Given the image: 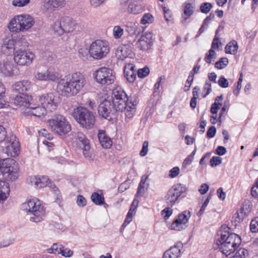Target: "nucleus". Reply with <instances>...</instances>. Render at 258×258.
<instances>
[{"label":"nucleus","instance_id":"nucleus-1","mask_svg":"<svg viewBox=\"0 0 258 258\" xmlns=\"http://www.w3.org/2000/svg\"><path fill=\"white\" fill-rule=\"evenodd\" d=\"M85 84V76L80 72H74L60 79L58 82L56 89L60 95L70 97L77 95Z\"/></svg>","mask_w":258,"mask_h":258},{"label":"nucleus","instance_id":"nucleus-2","mask_svg":"<svg viewBox=\"0 0 258 258\" xmlns=\"http://www.w3.org/2000/svg\"><path fill=\"white\" fill-rule=\"evenodd\" d=\"M224 231L220 234V238L216 241L215 248L219 249L226 256L233 253L241 244L240 237L234 233H229L230 228L222 226Z\"/></svg>","mask_w":258,"mask_h":258},{"label":"nucleus","instance_id":"nucleus-3","mask_svg":"<svg viewBox=\"0 0 258 258\" xmlns=\"http://www.w3.org/2000/svg\"><path fill=\"white\" fill-rule=\"evenodd\" d=\"M22 209L32 215L30 217L31 222L38 223L41 222L45 216V210L40 201L37 199L29 200L22 205Z\"/></svg>","mask_w":258,"mask_h":258},{"label":"nucleus","instance_id":"nucleus-4","mask_svg":"<svg viewBox=\"0 0 258 258\" xmlns=\"http://www.w3.org/2000/svg\"><path fill=\"white\" fill-rule=\"evenodd\" d=\"M72 116L81 126L87 129L92 128L95 123V116L92 112L83 107L74 108Z\"/></svg>","mask_w":258,"mask_h":258},{"label":"nucleus","instance_id":"nucleus-5","mask_svg":"<svg viewBox=\"0 0 258 258\" xmlns=\"http://www.w3.org/2000/svg\"><path fill=\"white\" fill-rule=\"evenodd\" d=\"M48 123L52 132L59 136L67 135L72 130L71 125L66 117L56 114L48 120Z\"/></svg>","mask_w":258,"mask_h":258},{"label":"nucleus","instance_id":"nucleus-6","mask_svg":"<svg viewBox=\"0 0 258 258\" xmlns=\"http://www.w3.org/2000/svg\"><path fill=\"white\" fill-rule=\"evenodd\" d=\"M32 17L29 15H20L15 16L9 24V28L12 32H24L29 30L34 24Z\"/></svg>","mask_w":258,"mask_h":258},{"label":"nucleus","instance_id":"nucleus-7","mask_svg":"<svg viewBox=\"0 0 258 258\" xmlns=\"http://www.w3.org/2000/svg\"><path fill=\"white\" fill-rule=\"evenodd\" d=\"M77 26V23L73 18L64 16L55 21L53 30L59 35L73 32Z\"/></svg>","mask_w":258,"mask_h":258},{"label":"nucleus","instance_id":"nucleus-8","mask_svg":"<svg viewBox=\"0 0 258 258\" xmlns=\"http://www.w3.org/2000/svg\"><path fill=\"white\" fill-rule=\"evenodd\" d=\"M0 171L6 178L12 181L17 179L19 176L18 164L15 160L6 158L0 160Z\"/></svg>","mask_w":258,"mask_h":258},{"label":"nucleus","instance_id":"nucleus-9","mask_svg":"<svg viewBox=\"0 0 258 258\" xmlns=\"http://www.w3.org/2000/svg\"><path fill=\"white\" fill-rule=\"evenodd\" d=\"M109 52L108 43L102 40H96L90 45L89 53L91 57L95 59H100L106 56Z\"/></svg>","mask_w":258,"mask_h":258},{"label":"nucleus","instance_id":"nucleus-10","mask_svg":"<svg viewBox=\"0 0 258 258\" xmlns=\"http://www.w3.org/2000/svg\"><path fill=\"white\" fill-rule=\"evenodd\" d=\"M110 100L116 111L122 112L127 106L128 98L121 88L117 87L113 90Z\"/></svg>","mask_w":258,"mask_h":258},{"label":"nucleus","instance_id":"nucleus-11","mask_svg":"<svg viewBox=\"0 0 258 258\" xmlns=\"http://www.w3.org/2000/svg\"><path fill=\"white\" fill-rule=\"evenodd\" d=\"M96 81L102 85H109L113 83L115 79V73L106 67H102L93 73Z\"/></svg>","mask_w":258,"mask_h":258},{"label":"nucleus","instance_id":"nucleus-12","mask_svg":"<svg viewBox=\"0 0 258 258\" xmlns=\"http://www.w3.org/2000/svg\"><path fill=\"white\" fill-rule=\"evenodd\" d=\"M5 153L8 155L15 157L20 152V144L15 135L10 134L4 142Z\"/></svg>","mask_w":258,"mask_h":258},{"label":"nucleus","instance_id":"nucleus-13","mask_svg":"<svg viewBox=\"0 0 258 258\" xmlns=\"http://www.w3.org/2000/svg\"><path fill=\"white\" fill-rule=\"evenodd\" d=\"M112 103L110 99H105L100 103L98 107L99 116L109 120L112 119L111 115L116 112Z\"/></svg>","mask_w":258,"mask_h":258},{"label":"nucleus","instance_id":"nucleus-14","mask_svg":"<svg viewBox=\"0 0 258 258\" xmlns=\"http://www.w3.org/2000/svg\"><path fill=\"white\" fill-rule=\"evenodd\" d=\"M34 57V54L25 50H16L14 52V60L20 66H28L30 64Z\"/></svg>","mask_w":258,"mask_h":258},{"label":"nucleus","instance_id":"nucleus-15","mask_svg":"<svg viewBox=\"0 0 258 258\" xmlns=\"http://www.w3.org/2000/svg\"><path fill=\"white\" fill-rule=\"evenodd\" d=\"M39 103L45 109L50 111L55 110L57 106V103L54 99L53 93L44 94L39 97Z\"/></svg>","mask_w":258,"mask_h":258},{"label":"nucleus","instance_id":"nucleus-16","mask_svg":"<svg viewBox=\"0 0 258 258\" xmlns=\"http://www.w3.org/2000/svg\"><path fill=\"white\" fill-rule=\"evenodd\" d=\"M32 84L30 81L23 80L15 82L12 85V89L19 94H27L32 90Z\"/></svg>","mask_w":258,"mask_h":258},{"label":"nucleus","instance_id":"nucleus-17","mask_svg":"<svg viewBox=\"0 0 258 258\" xmlns=\"http://www.w3.org/2000/svg\"><path fill=\"white\" fill-rule=\"evenodd\" d=\"M152 45V36L151 33H146L142 35L137 42L138 47L143 51H147L151 48Z\"/></svg>","mask_w":258,"mask_h":258},{"label":"nucleus","instance_id":"nucleus-18","mask_svg":"<svg viewBox=\"0 0 258 258\" xmlns=\"http://www.w3.org/2000/svg\"><path fill=\"white\" fill-rule=\"evenodd\" d=\"M32 97L27 94H19L14 99V104L18 107L24 106L27 108L30 106Z\"/></svg>","mask_w":258,"mask_h":258},{"label":"nucleus","instance_id":"nucleus-19","mask_svg":"<svg viewBox=\"0 0 258 258\" xmlns=\"http://www.w3.org/2000/svg\"><path fill=\"white\" fill-rule=\"evenodd\" d=\"M135 68V66L132 63H127L124 67V76L130 83H133L136 79Z\"/></svg>","mask_w":258,"mask_h":258},{"label":"nucleus","instance_id":"nucleus-20","mask_svg":"<svg viewBox=\"0 0 258 258\" xmlns=\"http://www.w3.org/2000/svg\"><path fill=\"white\" fill-rule=\"evenodd\" d=\"M64 246L59 243H53L50 248L46 249V251L49 253H54V254H61L64 257H70L73 254V251L71 250H68L67 253H64V251H62V248Z\"/></svg>","mask_w":258,"mask_h":258},{"label":"nucleus","instance_id":"nucleus-21","mask_svg":"<svg viewBox=\"0 0 258 258\" xmlns=\"http://www.w3.org/2000/svg\"><path fill=\"white\" fill-rule=\"evenodd\" d=\"M28 109L29 110L27 112L35 116L40 117L46 113V109L42 107L39 103L38 104H34L32 102Z\"/></svg>","mask_w":258,"mask_h":258},{"label":"nucleus","instance_id":"nucleus-22","mask_svg":"<svg viewBox=\"0 0 258 258\" xmlns=\"http://www.w3.org/2000/svg\"><path fill=\"white\" fill-rule=\"evenodd\" d=\"M2 51L7 55H9L14 52L15 49V39H9L5 40L2 46Z\"/></svg>","mask_w":258,"mask_h":258},{"label":"nucleus","instance_id":"nucleus-23","mask_svg":"<svg viewBox=\"0 0 258 258\" xmlns=\"http://www.w3.org/2000/svg\"><path fill=\"white\" fill-rule=\"evenodd\" d=\"M98 137L100 143L103 148L108 149L111 147L112 141L110 138L106 134L105 131H100Z\"/></svg>","mask_w":258,"mask_h":258},{"label":"nucleus","instance_id":"nucleus-24","mask_svg":"<svg viewBox=\"0 0 258 258\" xmlns=\"http://www.w3.org/2000/svg\"><path fill=\"white\" fill-rule=\"evenodd\" d=\"M167 203L172 206L177 200V185L174 184L168 190L166 196Z\"/></svg>","mask_w":258,"mask_h":258},{"label":"nucleus","instance_id":"nucleus-25","mask_svg":"<svg viewBox=\"0 0 258 258\" xmlns=\"http://www.w3.org/2000/svg\"><path fill=\"white\" fill-rule=\"evenodd\" d=\"M190 214L189 211H185L183 213L178 215V231L185 229L188 226Z\"/></svg>","mask_w":258,"mask_h":258},{"label":"nucleus","instance_id":"nucleus-26","mask_svg":"<svg viewBox=\"0 0 258 258\" xmlns=\"http://www.w3.org/2000/svg\"><path fill=\"white\" fill-rule=\"evenodd\" d=\"M10 191L9 184L6 181L0 180V202L7 199Z\"/></svg>","mask_w":258,"mask_h":258},{"label":"nucleus","instance_id":"nucleus-27","mask_svg":"<svg viewBox=\"0 0 258 258\" xmlns=\"http://www.w3.org/2000/svg\"><path fill=\"white\" fill-rule=\"evenodd\" d=\"M65 3V0H47L45 7L48 10L54 11L58 8L63 7Z\"/></svg>","mask_w":258,"mask_h":258},{"label":"nucleus","instance_id":"nucleus-28","mask_svg":"<svg viewBox=\"0 0 258 258\" xmlns=\"http://www.w3.org/2000/svg\"><path fill=\"white\" fill-rule=\"evenodd\" d=\"M182 7L184 14L182 17L184 21H185L194 13L195 6L192 4L186 2L182 6Z\"/></svg>","mask_w":258,"mask_h":258},{"label":"nucleus","instance_id":"nucleus-29","mask_svg":"<svg viewBox=\"0 0 258 258\" xmlns=\"http://www.w3.org/2000/svg\"><path fill=\"white\" fill-rule=\"evenodd\" d=\"M133 47L134 45L132 42H129L128 44H123L120 50L122 57L125 58L127 56H132Z\"/></svg>","mask_w":258,"mask_h":258},{"label":"nucleus","instance_id":"nucleus-30","mask_svg":"<svg viewBox=\"0 0 258 258\" xmlns=\"http://www.w3.org/2000/svg\"><path fill=\"white\" fill-rule=\"evenodd\" d=\"M28 46L29 44L25 38L21 37L19 39H15V49L25 50Z\"/></svg>","mask_w":258,"mask_h":258},{"label":"nucleus","instance_id":"nucleus-31","mask_svg":"<svg viewBox=\"0 0 258 258\" xmlns=\"http://www.w3.org/2000/svg\"><path fill=\"white\" fill-rule=\"evenodd\" d=\"M238 48L236 41L233 40L226 45L225 49V52L229 54H235Z\"/></svg>","mask_w":258,"mask_h":258},{"label":"nucleus","instance_id":"nucleus-32","mask_svg":"<svg viewBox=\"0 0 258 258\" xmlns=\"http://www.w3.org/2000/svg\"><path fill=\"white\" fill-rule=\"evenodd\" d=\"M127 11L131 14L136 15L143 12V9L140 5L131 3L128 6Z\"/></svg>","mask_w":258,"mask_h":258},{"label":"nucleus","instance_id":"nucleus-33","mask_svg":"<svg viewBox=\"0 0 258 258\" xmlns=\"http://www.w3.org/2000/svg\"><path fill=\"white\" fill-rule=\"evenodd\" d=\"M91 199L92 201L97 205H102L105 204L103 196L97 192H94L92 194Z\"/></svg>","mask_w":258,"mask_h":258},{"label":"nucleus","instance_id":"nucleus-34","mask_svg":"<svg viewBox=\"0 0 258 258\" xmlns=\"http://www.w3.org/2000/svg\"><path fill=\"white\" fill-rule=\"evenodd\" d=\"M47 81L56 82L59 81L61 75L57 72L51 70H47Z\"/></svg>","mask_w":258,"mask_h":258},{"label":"nucleus","instance_id":"nucleus-35","mask_svg":"<svg viewBox=\"0 0 258 258\" xmlns=\"http://www.w3.org/2000/svg\"><path fill=\"white\" fill-rule=\"evenodd\" d=\"M163 258H177V247L176 244L173 247L166 250L163 256Z\"/></svg>","mask_w":258,"mask_h":258},{"label":"nucleus","instance_id":"nucleus-36","mask_svg":"<svg viewBox=\"0 0 258 258\" xmlns=\"http://www.w3.org/2000/svg\"><path fill=\"white\" fill-rule=\"evenodd\" d=\"M78 139L80 142L79 146L84 151H88L90 149V146L89 143V140L86 139L84 135H81V136H78Z\"/></svg>","mask_w":258,"mask_h":258},{"label":"nucleus","instance_id":"nucleus-37","mask_svg":"<svg viewBox=\"0 0 258 258\" xmlns=\"http://www.w3.org/2000/svg\"><path fill=\"white\" fill-rule=\"evenodd\" d=\"M14 65L10 62H6L4 63L2 71L7 75L11 76L13 74Z\"/></svg>","mask_w":258,"mask_h":258},{"label":"nucleus","instance_id":"nucleus-38","mask_svg":"<svg viewBox=\"0 0 258 258\" xmlns=\"http://www.w3.org/2000/svg\"><path fill=\"white\" fill-rule=\"evenodd\" d=\"M196 150L195 149L192 151V152L184 159V160L182 163V168H184V169L186 168L187 166L191 163V162H192V161L194 160V156L196 153Z\"/></svg>","mask_w":258,"mask_h":258},{"label":"nucleus","instance_id":"nucleus-39","mask_svg":"<svg viewBox=\"0 0 258 258\" xmlns=\"http://www.w3.org/2000/svg\"><path fill=\"white\" fill-rule=\"evenodd\" d=\"M228 59L227 57H222L215 64V67L218 69H222L228 65Z\"/></svg>","mask_w":258,"mask_h":258},{"label":"nucleus","instance_id":"nucleus-40","mask_svg":"<svg viewBox=\"0 0 258 258\" xmlns=\"http://www.w3.org/2000/svg\"><path fill=\"white\" fill-rule=\"evenodd\" d=\"M148 177V175H144L142 177L140 183L139 184L137 192L136 194V197H138L140 196V194L142 192V189H144V184L146 182L147 179Z\"/></svg>","mask_w":258,"mask_h":258},{"label":"nucleus","instance_id":"nucleus-41","mask_svg":"<svg viewBox=\"0 0 258 258\" xmlns=\"http://www.w3.org/2000/svg\"><path fill=\"white\" fill-rule=\"evenodd\" d=\"M148 177V175H144L142 177L140 183L139 184L137 192L136 194V197H138L140 196V194L142 192V189H144V184L146 182L147 179Z\"/></svg>","mask_w":258,"mask_h":258},{"label":"nucleus","instance_id":"nucleus-42","mask_svg":"<svg viewBox=\"0 0 258 258\" xmlns=\"http://www.w3.org/2000/svg\"><path fill=\"white\" fill-rule=\"evenodd\" d=\"M124 110L126 118L131 119L133 117L135 114L136 111V107L127 106Z\"/></svg>","mask_w":258,"mask_h":258},{"label":"nucleus","instance_id":"nucleus-43","mask_svg":"<svg viewBox=\"0 0 258 258\" xmlns=\"http://www.w3.org/2000/svg\"><path fill=\"white\" fill-rule=\"evenodd\" d=\"M154 18L150 13H146L144 15L141 20V23L142 24H150L153 21Z\"/></svg>","mask_w":258,"mask_h":258},{"label":"nucleus","instance_id":"nucleus-44","mask_svg":"<svg viewBox=\"0 0 258 258\" xmlns=\"http://www.w3.org/2000/svg\"><path fill=\"white\" fill-rule=\"evenodd\" d=\"M135 211L134 212L131 210H129V211L127 214L126 218L121 226V227L122 228H124V227H125L132 221L133 216L135 214Z\"/></svg>","mask_w":258,"mask_h":258},{"label":"nucleus","instance_id":"nucleus-45","mask_svg":"<svg viewBox=\"0 0 258 258\" xmlns=\"http://www.w3.org/2000/svg\"><path fill=\"white\" fill-rule=\"evenodd\" d=\"M248 254V251L244 248H239L235 254L230 258H245Z\"/></svg>","mask_w":258,"mask_h":258},{"label":"nucleus","instance_id":"nucleus-46","mask_svg":"<svg viewBox=\"0 0 258 258\" xmlns=\"http://www.w3.org/2000/svg\"><path fill=\"white\" fill-rule=\"evenodd\" d=\"M123 29L119 26H115L113 29V35L115 39L120 38L123 34Z\"/></svg>","mask_w":258,"mask_h":258},{"label":"nucleus","instance_id":"nucleus-47","mask_svg":"<svg viewBox=\"0 0 258 258\" xmlns=\"http://www.w3.org/2000/svg\"><path fill=\"white\" fill-rule=\"evenodd\" d=\"M39 179H40V182H38V188L45 187L50 183V181L47 176L39 177Z\"/></svg>","mask_w":258,"mask_h":258},{"label":"nucleus","instance_id":"nucleus-48","mask_svg":"<svg viewBox=\"0 0 258 258\" xmlns=\"http://www.w3.org/2000/svg\"><path fill=\"white\" fill-rule=\"evenodd\" d=\"M150 73V70L147 67L142 69H139L138 71V76L140 78H144L147 76Z\"/></svg>","mask_w":258,"mask_h":258},{"label":"nucleus","instance_id":"nucleus-49","mask_svg":"<svg viewBox=\"0 0 258 258\" xmlns=\"http://www.w3.org/2000/svg\"><path fill=\"white\" fill-rule=\"evenodd\" d=\"M250 229L253 233L258 232V217H255L251 221Z\"/></svg>","mask_w":258,"mask_h":258},{"label":"nucleus","instance_id":"nucleus-50","mask_svg":"<svg viewBox=\"0 0 258 258\" xmlns=\"http://www.w3.org/2000/svg\"><path fill=\"white\" fill-rule=\"evenodd\" d=\"M212 7V5L209 3H203L200 6V10L203 13L207 14Z\"/></svg>","mask_w":258,"mask_h":258},{"label":"nucleus","instance_id":"nucleus-51","mask_svg":"<svg viewBox=\"0 0 258 258\" xmlns=\"http://www.w3.org/2000/svg\"><path fill=\"white\" fill-rule=\"evenodd\" d=\"M216 56V52L215 51L211 49L209 50L208 53L206 54V56L205 57V60L208 63H211V59L212 58H215Z\"/></svg>","mask_w":258,"mask_h":258},{"label":"nucleus","instance_id":"nucleus-52","mask_svg":"<svg viewBox=\"0 0 258 258\" xmlns=\"http://www.w3.org/2000/svg\"><path fill=\"white\" fill-rule=\"evenodd\" d=\"M36 79L39 81H47V71L45 72H37L35 74Z\"/></svg>","mask_w":258,"mask_h":258},{"label":"nucleus","instance_id":"nucleus-53","mask_svg":"<svg viewBox=\"0 0 258 258\" xmlns=\"http://www.w3.org/2000/svg\"><path fill=\"white\" fill-rule=\"evenodd\" d=\"M138 98L136 95L131 96L128 100L127 102V106L129 107H136L138 104Z\"/></svg>","mask_w":258,"mask_h":258},{"label":"nucleus","instance_id":"nucleus-54","mask_svg":"<svg viewBox=\"0 0 258 258\" xmlns=\"http://www.w3.org/2000/svg\"><path fill=\"white\" fill-rule=\"evenodd\" d=\"M27 181L31 184L32 185H34L35 187L38 188V182H40V179L36 176H31L27 179Z\"/></svg>","mask_w":258,"mask_h":258},{"label":"nucleus","instance_id":"nucleus-55","mask_svg":"<svg viewBox=\"0 0 258 258\" xmlns=\"http://www.w3.org/2000/svg\"><path fill=\"white\" fill-rule=\"evenodd\" d=\"M210 165L212 167L216 166L222 162V158L220 157L213 156L210 160Z\"/></svg>","mask_w":258,"mask_h":258},{"label":"nucleus","instance_id":"nucleus-56","mask_svg":"<svg viewBox=\"0 0 258 258\" xmlns=\"http://www.w3.org/2000/svg\"><path fill=\"white\" fill-rule=\"evenodd\" d=\"M172 213V209L170 208H165L161 211V214L163 216L165 220H167L171 215Z\"/></svg>","mask_w":258,"mask_h":258},{"label":"nucleus","instance_id":"nucleus-57","mask_svg":"<svg viewBox=\"0 0 258 258\" xmlns=\"http://www.w3.org/2000/svg\"><path fill=\"white\" fill-rule=\"evenodd\" d=\"M221 28V26H219L218 28V29L216 31V35L215 36V38H214L212 43V48L211 49H216L218 48V42H219V38L217 37V35L219 32V31L220 30Z\"/></svg>","mask_w":258,"mask_h":258},{"label":"nucleus","instance_id":"nucleus-58","mask_svg":"<svg viewBox=\"0 0 258 258\" xmlns=\"http://www.w3.org/2000/svg\"><path fill=\"white\" fill-rule=\"evenodd\" d=\"M30 0H13L12 4L15 6L23 7L29 3Z\"/></svg>","mask_w":258,"mask_h":258},{"label":"nucleus","instance_id":"nucleus-59","mask_svg":"<svg viewBox=\"0 0 258 258\" xmlns=\"http://www.w3.org/2000/svg\"><path fill=\"white\" fill-rule=\"evenodd\" d=\"M251 195L253 197L258 198V179L251 187Z\"/></svg>","mask_w":258,"mask_h":258},{"label":"nucleus","instance_id":"nucleus-60","mask_svg":"<svg viewBox=\"0 0 258 258\" xmlns=\"http://www.w3.org/2000/svg\"><path fill=\"white\" fill-rule=\"evenodd\" d=\"M165 77L164 76H161L158 78L157 82L155 83L154 85V94L158 93L159 92V88L160 86V83L162 80H165Z\"/></svg>","mask_w":258,"mask_h":258},{"label":"nucleus","instance_id":"nucleus-61","mask_svg":"<svg viewBox=\"0 0 258 258\" xmlns=\"http://www.w3.org/2000/svg\"><path fill=\"white\" fill-rule=\"evenodd\" d=\"M77 203L80 207H83L86 205V200L82 195H79L77 197Z\"/></svg>","mask_w":258,"mask_h":258},{"label":"nucleus","instance_id":"nucleus-62","mask_svg":"<svg viewBox=\"0 0 258 258\" xmlns=\"http://www.w3.org/2000/svg\"><path fill=\"white\" fill-rule=\"evenodd\" d=\"M218 85L222 88H227L229 86V83L227 79L224 77H221L218 82Z\"/></svg>","mask_w":258,"mask_h":258},{"label":"nucleus","instance_id":"nucleus-63","mask_svg":"<svg viewBox=\"0 0 258 258\" xmlns=\"http://www.w3.org/2000/svg\"><path fill=\"white\" fill-rule=\"evenodd\" d=\"M148 151V141H144L143 144L142 149L140 151V155L141 156H145L147 155Z\"/></svg>","mask_w":258,"mask_h":258},{"label":"nucleus","instance_id":"nucleus-64","mask_svg":"<svg viewBox=\"0 0 258 258\" xmlns=\"http://www.w3.org/2000/svg\"><path fill=\"white\" fill-rule=\"evenodd\" d=\"M164 18L167 22L169 24L172 23L173 19L170 15V12L169 10H165L164 9Z\"/></svg>","mask_w":258,"mask_h":258}]
</instances>
